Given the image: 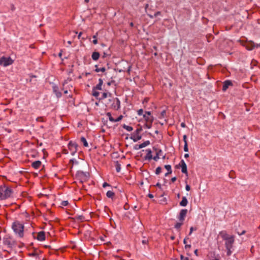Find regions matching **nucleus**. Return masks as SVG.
<instances>
[{
	"instance_id": "f257e3e1",
	"label": "nucleus",
	"mask_w": 260,
	"mask_h": 260,
	"mask_svg": "<svg viewBox=\"0 0 260 260\" xmlns=\"http://www.w3.org/2000/svg\"><path fill=\"white\" fill-rule=\"evenodd\" d=\"M13 190L9 186L0 185V200H5L13 197Z\"/></svg>"
},
{
	"instance_id": "f03ea898",
	"label": "nucleus",
	"mask_w": 260,
	"mask_h": 260,
	"mask_svg": "<svg viewBox=\"0 0 260 260\" xmlns=\"http://www.w3.org/2000/svg\"><path fill=\"white\" fill-rule=\"evenodd\" d=\"M12 229L14 232L19 237H22L23 236V225L19 222H14L12 225Z\"/></svg>"
},
{
	"instance_id": "7ed1b4c3",
	"label": "nucleus",
	"mask_w": 260,
	"mask_h": 260,
	"mask_svg": "<svg viewBox=\"0 0 260 260\" xmlns=\"http://www.w3.org/2000/svg\"><path fill=\"white\" fill-rule=\"evenodd\" d=\"M14 60L10 57L2 56L0 58V65L5 67L13 64Z\"/></svg>"
},
{
	"instance_id": "20e7f679",
	"label": "nucleus",
	"mask_w": 260,
	"mask_h": 260,
	"mask_svg": "<svg viewBox=\"0 0 260 260\" xmlns=\"http://www.w3.org/2000/svg\"><path fill=\"white\" fill-rule=\"evenodd\" d=\"M234 242V237L231 239H227L225 242V245L227 250V255H230L232 253L233 245Z\"/></svg>"
},
{
	"instance_id": "39448f33",
	"label": "nucleus",
	"mask_w": 260,
	"mask_h": 260,
	"mask_svg": "<svg viewBox=\"0 0 260 260\" xmlns=\"http://www.w3.org/2000/svg\"><path fill=\"white\" fill-rule=\"evenodd\" d=\"M78 146V144L76 142L70 141L69 143L68 148L72 155H75L77 152Z\"/></svg>"
},
{
	"instance_id": "423d86ee",
	"label": "nucleus",
	"mask_w": 260,
	"mask_h": 260,
	"mask_svg": "<svg viewBox=\"0 0 260 260\" xmlns=\"http://www.w3.org/2000/svg\"><path fill=\"white\" fill-rule=\"evenodd\" d=\"M143 117L145 119L146 122L152 123L153 120V118L151 115V113L149 111L146 112L143 115Z\"/></svg>"
},
{
	"instance_id": "0eeeda50",
	"label": "nucleus",
	"mask_w": 260,
	"mask_h": 260,
	"mask_svg": "<svg viewBox=\"0 0 260 260\" xmlns=\"http://www.w3.org/2000/svg\"><path fill=\"white\" fill-rule=\"evenodd\" d=\"M78 175L82 181H85L88 178V174L87 173L78 172Z\"/></svg>"
},
{
	"instance_id": "6e6552de",
	"label": "nucleus",
	"mask_w": 260,
	"mask_h": 260,
	"mask_svg": "<svg viewBox=\"0 0 260 260\" xmlns=\"http://www.w3.org/2000/svg\"><path fill=\"white\" fill-rule=\"evenodd\" d=\"M187 212V209H182L179 213L178 219L180 221H183L184 220L185 217Z\"/></svg>"
},
{
	"instance_id": "1a4fd4ad",
	"label": "nucleus",
	"mask_w": 260,
	"mask_h": 260,
	"mask_svg": "<svg viewBox=\"0 0 260 260\" xmlns=\"http://www.w3.org/2000/svg\"><path fill=\"white\" fill-rule=\"evenodd\" d=\"M244 46H245L246 48L248 50H252L254 47H258V45L257 44L255 45L254 43L253 42H249L247 43H246Z\"/></svg>"
},
{
	"instance_id": "9d476101",
	"label": "nucleus",
	"mask_w": 260,
	"mask_h": 260,
	"mask_svg": "<svg viewBox=\"0 0 260 260\" xmlns=\"http://www.w3.org/2000/svg\"><path fill=\"white\" fill-rule=\"evenodd\" d=\"M180 164L182 172L187 175V166L185 161L183 160H182L180 162Z\"/></svg>"
},
{
	"instance_id": "9b49d317",
	"label": "nucleus",
	"mask_w": 260,
	"mask_h": 260,
	"mask_svg": "<svg viewBox=\"0 0 260 260\" xmlns=\"http://www.w3.org/2000/svg\"><path fill=\"white\" fill-rule=\"evenodd\" d=\"M113 106L114 109L118 110L120 108V102L119 100L117 98H115L114 99Z\"/></svg>"
},
{
	"instance_id": "f8f14e48",
	"label": "nucleus",
	"mask_w": 260,
	"mask_h": 260,
	"mask_svg": "<svg viewBox=\"0 0 260 260\" xmlns=\"http://www.w3.org/2000/svg\"><path fill=\"white\" fill-rule=\"evenodd\" d=\"M220 235H221L222 238L225 241H227V239H231L233 237V236H230V235H228V234H226L224 232H221Z\"/></svg>"
},
{
	"instance_id": "ddd939ff",
	"label": "nucleus",
	"mask_w": 260,
	"mask_h": 260,
	"mask_svg": "<svg viewBox=\"0 0 260 260\" xmlns=\"http://www.w3.org/2000/svg\"><path fill=\"white\" fill-rule=\"evenodd\" d=\"M232 85L231 81L229 80H226L224 82L223 87H222V90L223 91H226V89L228 88V87Z\"/></svg>"
},
{
	"instance_id": "4468645a",
	"label": "nucleus",
	"mask_w": 260,
	"mask_h": 260,
	"mask_svg": "<svg viewBox=\"0 0 260 260\" xmlns=\"http://www.w3.org/2000/svg\"><path fill=\"white\" fill-rule=\"evenodd\" d=\"M149 144H150V141H148H148H146L144 143L139 145L138 146V148L135 147V149H141V148H144V147L147 146Z\"/></svg>"
},
{
	"instance_id": "2eb2a0df",
	"label": "nucleus",
	"mask_w": 260,
	"mask_h": 260,
	"mask_svg": "<svg viewBox=\"0 0 260 260\" xmlns=\"http://www.w3.org/2000/svg\"><path fill=\"white\" fill-rule=\"evenodd\" d=\"M41 161H40V160H37V161H35L34 162H33L32 163V167L36 169H39L40 167H41Z\"/></svg>"
},
{
	"instance_id": "dca6fc26",
	"label": "nucleus",
	"mask_w": 260,
	"mask_h": 260,
	"mask_svg": "<svg viewBox=\"0 0 260 260\" xmlns=\"http://www.w3.org/2000/svg\"><path fill=\"white\" fill-rule=\"evenodd\" d=\"M188 204V201L185 197H182V201L180 202V205L182 207H185Z\"/></svg>"
},
{
	"instance_id": "f3484780",
	"label": "nucleus",
	"mask_w": 260,
	"mask_h": 260,
	"mask_svg": "<svg viewBox=\"0 0 260 260\" xmlns=\"http://www.w3.org/2000/svg\"><path fill=\"white\" fill-rule=\"evenodd\" d=\"M37 238L39 241H41L44 240L45 239L44 233L43 232H39L38 234Z\"/></svg>"
},
{
	"instance_id": "a211bd4d",
	"label": "nucleus",
	"mask_w": 260,
	"mask_h": 260,
	"mask_svg": "<svg viewBox=\"0 0 260 260\" xmlns=\"http://www.w3.org/2000/svg\"><path fill=\"white\" fill-rule=\"evenodd\" d=\"M53 89L54 92L55 93V94L57 98H60L61 96V93L60 92H59L58 91V88L57 86H53Z\"/></svg>"
},
{
	"instance_id": "6ab92c4d",
	"label": "nucleus",
	"mask_w": 260,
	"mask_h": 260,
	"mask_svg": "<svg viewBox=\"0 0 260 260\" xmlns=\"http://www.w3.org/2000/svg\"><path fill=\"white\" fill-rule=\"evenodd\" d=\"M92 59L93 60H97L100 57V53L98 52H93L91 55Z\"/></svg>"
},
{
	"instance_id": "aec40b11",
	"label": "nucleus",
	"mask_w": 260,
	"mask_h": 260,
	"mask_svg": "<svg viewBox=\"0 0 260 260\" xmlns=\"http://www.w3.org/2000/svg\"><path fill=\"white\" fill-rule=\"evenodd\" d=\"M165 168L168 171V172L165 174V176H167L168 174L172 173L171 166L169 165H167L165 166Z\"/></svg>"
},
{
	"instance_id": "412c9836",
	"label": "nucleus",
	"mask_w": 260,
	"mask_h": 260,
	"mask_svg": "<svg viewBox=\"0 0 260 260\" xmlns=\"http://www.w3.org/2000/svg\"><path fill=\"white\" fill-rule=\"evenodd\" d=\"M147 155L146 156V158L148 159H152V154H151V150L150 149H147Z\"/></svg>"
},
{
	"instance_id": "4be33fe9",
	"label": "nucleus",
	"mask_w": 260,
	"mask_h": 260,
	"mask_svg": "<svg viewBox=\"0 0 260 260\" xmlns=\"http://www.w3.org/2000/svg\"><path fill=\"white\" fill-rule=\"evenodd\" d=\"M102 84H103V80L101 79H100L99 83L96 86V89H97L98 90H101Z\"/></svg>"
},
{
	"instance_id": "5701e85b",
	"label": "nucleus",
	"mask_w": 260,
	"mask_h": 260,
	"mask_svg": "<svg viewBox=\"0 0 260 260\" xmlns=\"http://www.w3.org/2000/svg\"><path fill=\"white\" fill-rule=\"evenodd\" d=\"M81 141L83 143V145L85 147H87L88 146V143H87L86 139L84 137H82L81 138Z\"/></svg>"
},
{
	"instance_id": "b1692460",
	"label": "nucleus",
	"mask_w": 260,
	"mask_h": 260,
	"mask_svg": "<svg viewBox=\"0 0 260 260\" xmlns=\"http://www.w3.org/2000/svg\"><path fill=\"white\" fill-rule=\"evenodd\" d=\"M95 67H96V69H95V71L96 72H104L106 71V69L105 68H98L97 67V66H95Z\"/></svg>"
},
{
	"instance_id": "393cba45",
	"label": "nucleus",
	"mask_w": 260,
	"mask_h": 260,
	"mask_svg": "<svg viewBox=\"0 0 260 260\" xmlns=\"http://www.w3.org/2000/svg\"><path fill=\"white\" fill-rule=\"evenodd\" d=\"M106 195L108 198H112L114 196V193L112 191L109 190L107 191Z\"/></svg>"
},
{
	"instance_id": "a878e982",
	"label": "nucleus",
	"mask_w": 260,
	"mask_h": 260,
	"mask_svg": "<svg viewBox=\"0 0 260 260\" xmlns=\"http://www.w3.org/2000/svg\"><path fill=\"white\" fill-rule=\"evenodd\" d=\"M123 128L125 129H126V131H127L128 132H131L133 129V128L132 126H128V125H123Z\"/></svg>"
},
{
	"instance_id": "bb28decb",
	"label": "nucleus",
	"mask_w": 260,
	"mask_h": 260,
	"mask_svg": "<svg viewBox=\"0 0 260 260\" xmlns=\"http://www.w3.org/2000/svg\"><path fill=\"white\" fill-rule=\"evenodd\" d=\"M107 116H108V118H109V120L111 121V122H114V118H113L111 114L110 113H107Z\"/></svg>"
},
{
	"instance_id": "cd10ccee",
	"label": "nucleus",
	"mask_w": 260,
	"mask_h": 260,
	"mask_svg": "<svg viewBox=\"0 0 260 260\" xmlns=\"http://www.w3.org/2000/svg\"><path fill=\"white\" fill-rule=\"evenodd\" d=\"M132 139L133 140L134 142H137V141L140 140L141 139V136H137V137L134 136L132 137Z\"/></svg>"
},
{
	"instance_id": "c85d7f7f",
	"label": "nucleus",
	"mask_w": 260,
	"mask_h": 260,
	"mask_svg": "<svg viewBox=\"0 0 260 260\" xmlns=\"http://www.w3.org/2000/svg\"><path fill=\"white\" fill-rule=\"evenodd\" d=\"M69 204V202L68 201H63L61 202L60 205L62 206H66Z\"/></svg>"
},
{
	"instance_id": "c756f323",
	"label": "nucleus",
	"mask_w": 260,
	"mask_h": 260,
	"mask_svg": "<svg viewBox=\"0 0 260 260\" xmlns=\"http://www.w3.org/2000/svg\"><path fill=\"white\" fill-rule=\"evenodd\" d=\"M123 118L122 115H120L119 117H118L116 119H114V122H118L120 121Z\"/></svg>"
},
{
	"instance_id": "7c9ffc66",
	"label": "nucleus",
	"mask_w": 260,
	"mask_h": 260,
	"mask_svg": "<svg viewBox=\"0 0 260 260\" xmlns=\"http://www.w3.org/2000/svg\"><path fill=\"white\" fill-rule=\"evenodd\" d=\"M161 171V168L159 167H157L156 169L155 173L156 174H159Z\"/></svg>"
},
{
	"instance_id": "2f4dec72",
	"label": "nucleus",
	"mask_w": 260,
	"mask_h": 260,
	"mask_svg": "<svg viewBox=\"0 0 260 260\" xmlns=\"http://www.w3.org/2000/svg\"><path fill=\"white\" fill-rule=\"evenodd\" d=\"M182 222H177L175 225V228L176 229H179L181 227V226L182 225Z\"/></svg>"
},
{
	"instance_id": "473e14b6",
	"label": "nucleus",
	"mask_w": 260,
	"mask_h": 260,
	"mask_svg": "<svg viewBox=\"0 0 260 260\" xmlns=\"http://www.w3.org/2000/svg\"><path fill=\"white\" fill-rule=\"evenodd\" d=\"M93 41H92V42L94 44H96L98 43V40L96 39V35H94L93 36Z\"/></svg>"
},
{
	"instance_id": "72a5a7b5",
	"label": "nucleus",
	"mask_w": 260,
	"mask_h": 260,
	"mask_svg": "<svg viewBox=\"0 0 260 260\" xmlns=\"http://www.w3.org/2000/svg\"><path fill=\"white\" fill-rule=\"evenodd\" d=\"M184 151L185 152H187L188 151V146H187V143H185V144H184Z\"/></svg>"
},
{
	"instance_id": "f704fd0d",
	"label": "nucleus",
	"mask_w": 260,
	"mask_h": 260,
	"mask_svg": "<svg viewBox=\"0 0 260 260\" xmlns=\"http://www.w3.org/2000/svg\"><path fill=\"white\" fill-rule=\"evenodd\" d=\"M143 110L141 109H139L138 111V114L139 115H143Z\"/></svg>"
},
{
	"instance_id": "c9c22d12",
	"label": "nucleus",
	"mask_w": 260,
	"mask_h": 260,
	"mask_svg": "<svg viewBox=\"0 0 260 260\" xmlns=\"http://www.w3.org/2000/svg\"><path fill=\"white\" fill-rule=\"evenodd\" d=\"M151 123L150 122H146L145 126L147 128H150L151 126Z\"/></svg>"
},
{
	"instance_id": "e433bc0d",
	"label": "nucleus",
	"mask_w": 260,
	"mask_h": 260,
	"mask_svg": "<svg viewBox=\"0 0 260 260\" xmlns=\"http://www.w3.org/2000/svg\"><path fill=\"white\" fill-rule=\"evenodd\" d=\"M181 260H189L187 257H184L183 255H181Z\"/></svg>"
},
{
	"instance_id": "4c0bfd02",
	"label": "nucleus",
	"mask_w": 260,
	"mask_h": 260,
	"mask_svg": "<svg viewBox=\"0 0 260 260\" xmlns=\"http://www.w3.org/2000/svg\"><path fill=\"white\" fill-rule=\"evenodd\" d=\"M185 189L187 191H189L190 190V186L189 185H188V184L186 185V186H185Z\"/></svg>"
},
{
	"instance_id": "58836bf2",
	"label": "nucleus",
	"mask_w": 260,
	"mask_h": 260,
	"mask_svg": "<svg viewBox=\"0 0 260 260\" xmlns=\"http://www.w3.org/2000/svg\"><path fill=\"white\" fill-rule=\"evenodd\" d=\"M183 141H184V144H185V143H187V140H186V139H187V136L186 135H184L183 137Z\"/></svg>"
},
{
	"instance_id": "ea45409f",
	"label": "nucleus",
	"mask_w": 260,
	"mask_h": 260,
	"mask_svg": "<svg viewBox=\"0 0 260 260\" xmlns=\"http://www.w3.org/2000/svg\"><path fill=\"white\" fill-rule=\"evenodd\" d=\"M193 227H191V228H190V232H189V235H191V233H192V232H193Z\"/></svg>"
},
{
	"instance_id": "a19ab883",
	"label": "nucleus",
	"mask_w": 260,
	"mask_h": 260,
	"mask_svg": "<svg viewBox=\"0 0 260 260\" xmlns=\"http://www.w3.org/2000/svg\"><path fill=\"white\" fill-rule=\"evenodd\" d=\"M107 96V94L106 93H103L102 95V97L103 98H106Z\"/></svg>"
},
{
	"instance_id": "79ce46f5",
	"label": "nucleus",
	"mask_w": 260,
	"mask_h": 260,
	"mask_svg": "<svg viewBox=\"0 0 260 260\" xmlns=\"http://www.w3.org/2000/svg\"><path fill=\"white\" fill-rule=\"evenodd\" d=\"M158 158H159V157H158V155H157L156 156H154L153 157L154 160H155L156 161L157 160Z\"/></svg>"
},
{
	"instance_id": "37998d69",
	"label": "nucleus",
	"mask_w": 260,
	"mask_h": 260,
	"mask_svg": "<svg viewBox=\"0 0 260 260\" xmlns=\"http://www.w3.org/2000/svg\"><path fill=\"white\" fill-rule=\"evenodd\" d=\"M109 186V184H108L107 183H106V182H105V183L103 184V186L104 187H106V186Z\"/></svg>"
},
{
	"instance_id": "c03bdc74",
	"label": "nucleus",
	"mask_w": 260,
	"mask_h": 260,
	"mask_svg": "<svg viewBox=\"0 0 260 260\" xmlns=\"http://www.w3.org/2000/svg\"><path fill=\"white\" fill-rule=\"evenodd\" d=\"M194 253L196 254V255L198 256V251L197 249L194 250Z\"/></svg>"
},
{
	"instance_id": "a18cd8bd",
	"label": "nucleus",
	"mask_w": 260,
	"mask_h": 260,
	"mask_svg": "<svg viewBox=\"0 0 260 260\" xmlns=\"http://www.w3.org/2000/svg\"><path fill=\"white\" fill-rule=\"evenodd\" d=\"M176 180V178L175 177H174L171 179V181L173 182H175Z\"/></svg>"
},
{
	"instance_id": "49530a36",
	"label": "nucleus",
	"mask_w": 260,
	"mask_h": 260,
	"mask_svg": "<svg viewBox=\"0 0 260 260\" xmlns=\"http://www.w3.org/2000/svg\"><path fill=\"white\" fill-rule=\"evenodd\" d=\"M147 242H148V240H143L142 241V243H143V244H146V243H147Z\"/></svg>"
},
{
	"instance_id": "de8ad7c7",
	"label": "nucleus",
	"mask_w": 260,
	"mask_h": 260,
	"mask_svg": "<svg viewBox=\"0 0 260 260\" xmlns=\"http://www.w3.org/2000/svg\"><path fill=\"white\" fill-rule=\"evenodd\" d=\"M83 217L82 216H79L78 217V219H80V220H83Z\"/></svg>"
},
{
	"instance_id": "09e8293b",
	"label": "nucleus",
	"mask_w": 260,
	"mask_h": 260,
	"mask_svg": "<svg viewBox=\"0 0 260 260\" xmlns=\"http://www.w3.org/2000/svg\"><path fill=\"white\" fill-rule=\"evenodd\" d=\"M181 126L182 127H185V124L184 123L182 122V123H181Z\"/></svg>"
},
{
	"instance_id": "8fccbe9b",
	"label": "nucleus",
	"mask_w": 260,
	"mask_h": 260,
	"mask_svg": "<svg viewBox=\"0 0 260 260\" xmlns=\"http://www.w3.org/2000/svg\"><path fill=\"white\" fill-rule=\"evenodd\" d=\"M148 197H149L150 198H153V194H150V193L148 194Z\"/></svg>"
},
{
	"instance_id": "3c124183",
	"label": "nucleus",
	"mask_w": 260,
	"mask_h": 260,
	"mask_svg": "<svg viewBox=\"0 0 260 260\" xmlns=\"http://www.w3.org/2000/svg\"><path fill=\"white\" fill-rule=\"evenodd\" d=\"M189 157V154L188 153H186L184 154V157L185 158H187Z\"/></svg>"
},
{
	"instance_id": "603ef678",
	"label": "nucleus",
	"mask_w": 260,
	"mask_h": 260,
	"mask_svg": "<svg viewBox=\"0 0 260 260\" xmlns=\"http://www.w3.org/2000/svg\"><path fill=\"white\" fill-rule=\"evenodd\" d=\"M245 231H242V232L241 233H238V234H239V235H242L244 234H245Z\"/></svg>"
},
{
	"instance_id": "864d4df0",
	"label": "nucleus",
	"mask_w": 260,
	"mask_h": 260,
	"mask_svg": "<svg viewBox=\"0 0 260 260\" xmlns=\"http://www.w3.org/2000/svg\"><path fill=\"white\" fill-rule=\"evenodd\" d=\"M160 13L159 12H157V13H155L154 16H158V15H159V14H160Z\"/></svg>"
},
{
	"instance_id": "5fc2aeb1",
	"label": "nucleus",
	"mask_w": 260,
	"mask_h": 260,
	"mask_svg": "<svg viewBox=\"0 0 260 260\" xmlns=\"http://www.w3.org/2000/svg\"><path fill=\"white\" fill-rule=\"evenodd\" d=\"M120 168L119 167L116 168V171L118 172L120 171Z\"/></svg>"
},
{
	"instance_id": "6e6d98bb",
	"label": "nucleus",
	"mask_w": 260,
	"mask_h": 260,
	"mask_svg": "<svg viewBox=\"0 0 260 260\" xmlns=\"http://www.w3.org/2000/svg\"><path fill=\"white\" fill-rule=\"evenodd\" d=\"M190 247H191L190 245H185V248H187V247L190 248Z\"/></svg>"
},
{
	"instance_id": "4d7b16f0",
	"label": "nucleus",
	"mask_w": 260,
	"mask_h": 260,
	"mask_svg": "<svg viewBox=\"0 0 260 260\" xmlns=\"http://www.w3.org/2000/svg\"><path fill=\"white\" fill-rule=\"evenodd\" d=\"M156 186H158V187H160L161 185H160L159 183H157L156 184Z\"/></svg>"
},
{
	"instance_id": "13d9d810",
	"label": "nucleus",
	"mask_w": 260,
	"mask_h": 260,
	"mask_svg": "<svg viewBox=\"0 0 260 260\" xmlns=\"http://www.w3.org/2000/svg\"><path fill=\"white\" fill-rule=\"evenodd\" d=\"M93 95H94L95 96H98V93H96V92H95V93H93Z\"/></svg>"
},
{
	"instance_id": "bf43d9fd",
	"label": "nucleus",
	"mask_w": 260,
	"mask_h": 260,
	"mask_svg": "<svg viewBox=\"0 0 260 260\" xmlns=\"http://www.w3.org/2000/svg\"><path fill=\"white\" fill-rule=\"evenodd\" d=\"M183 243L184 244H186V239H184V240H183Z\"/></svg>"
},
{
	"instance_id": "052dcab7",
	"label": "nucleus",
	"mask_w": 260,
	"mask_h": 260,
	"mask_svg": "<svg viewBox=\"0 0 260 260\" xmlns=\"http://www.w3.org/2000/svg\"><path fill=\"white\" fill-rule=\"evenodd\" d=\"M71 43H72V42H71V41H69L68 42V44H69V45L71 44Z\"/></svg>"
},
{
	"instance_id": "680f3d73",
	"label": "nucleus",
	"mask_w": 260,
	"mask_h": 260,
	"mask_svg": "<svg viewBox=\"0 0 260 260\" xmlns=\"http://www.w3.org/2000/svg\"><path fill=\"white\" fill-rule=\"evenodd\" d=\"M82 33L81 32H80V34H79L78 35V38H80L81 35Z\"/></svg>"
},
{
	"instance_id": "e2e57ef3",
	"label": "nucleus",
	"mask_w": 260,
	"mask_h": 260,
	"mask_svg": "<svg viewBox=\"0 0 260 260\" xmlns=\"http://www.w3.org/2000/svg\"><path fill=\"white\" fill-rule=\"evenodd\" d=\"M171 239L172 240H174V239H175V237H174V236H172V237H171Z\"/></svg>"
},
{
	"instance_id": "0e129e2a",
	"label": "nucleus",
	"mask_w": 260,
	"mask_h": 260,
	"mask_svg": "<svg viewBox=\"0 0 260 260\" xmlns=\"http://www.w3.org/2000/svg\"><path fill=\"white\" fill-rule=\"evenodd\" d=\"M64 93L65 94L67 93H68V90H64Z\"/></svg>"
},
{
	"instance_id": "69168bd1",
	"label": "nucleus",
	"mask_w": 260,
	"mask_h": 260,
	"mask_svg": "<svg viewBox=\"0 0 260 260\" xmlns=\"http://www.w3.org/2000/svg\"><path fill=\"white\" fill-rule=\"evenodd\" d=\"M85 2L86 3H87V2H89V0H85Z\"/></svg>"
},
{
	"instance_id": "338daca9",
	"label": "nucleus",
	"mask_w": 260,
	"mask_h": 260,
	"mask_svg": "<svg viewBox=\"0 0 260 260\" xmlns=\"http://www.w3.org/2000/svg\"><path fill=\"white\" fill-rule=\"evenodd\" d=\"M59 56H61V52H60V53H59Z\"/></svg>"
},
{
	"instance_id": "774afa93",
	"label": "nucleus",
	"mask_w": 260,
	"mask_h": 260,
	"mask_svg": "<svg viewBox=\"0 0 260 260\" xmlns=\"http://www.w3.org/2000/svg\"><path fill=\"white\" fill-rule=\"evenodd\" d=\"M212 260H219V259H217V258H215V259H212Z\"/></svg>"
}]
</instances>
